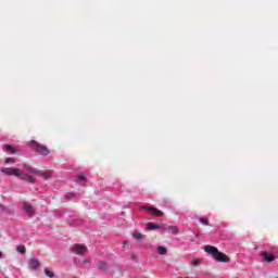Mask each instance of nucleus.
<instances>
[{
  "label": "nucleus",
  "mask_w": 278,
  "mask_h": 278,
  "mask_svg": "<svg viewBox=\"0 0 278 278\" xmlns=\"http://www.w3.org/2000/svg\"><path fill=\"white\" fill-rule=\"evenodd\" d=\"M132 238H135V240H142L143 236L139 231H136L132 233Z\"/></svg>",
  "instance_id": "18"
},
{
  "label": "nucleus",
  "mask_w": 278,
  "mask_h": 278,
  "mask_svg": "<svg viewBox=\"0 0 278 278\" xmlns=\"http://www.w3.org/2000/svg\"><path fill=\"white\" fill-rule=\"evenodd\" d=\"M100 270H109L110 266L108 265V262L105 261H101L99 264H98Z\"/></svg>",
  "instance_id": "13"
},
{
  "label": "nucleus",
  "mask_w": 278,
  "mask_h": 278,
  "mask_svg": "<svg viewBox=\"0 0 278 278\" xmlns=\"http://www.w3.org/2000/svg\"><path fill=\"white\" fill-rule=\"evenodd\" d=\"M4 163H7V164H14V159H12V157H7L5 161H4Z\"/></svg>",
  "instance_id": "23"
},
{
  "label": "nucleus",
  "mask_w": 278,
  "mask_h": 278,
  "mask_svg": "<svg viewBox=\"0 0 278 278\" xmlns=\"http://www.w3.org/2000/svg\"><path fill=\"white\" fill-rule=\"evenodd\" d=\"M72 253H75V255L84 256L86 253H88V248L84 244H74L71 247Z\"/></svg>",
  "instance_id": "3"
},
{
  "label": "nucleus",
  "mask_w": 278,
  "mask_h": 278,
  "mask_svg": "<svg viewBox=\"0 0 278 278\" xmlns=\"http://www.w3.org/2000/svg\"><path fill=\"white\" fill-rule=\"evenodd\" d=\"M84 264H88V261H84Z\"/></svg>",
  "instance_id": "25"
},
{
  "label": "nucleus",
  "mask_w": 278,
  "mask_h": 278,
  "mask_svg": "<svg viewBox=\"0 0 278 278\" xmlns=\"http://www.w3.org/2000/svg\"><path fill=\"white\" fill-rule=\"evenodd\" d=\"M43 273H45L46 277H49V278L55 277V274L47 268L43 270Z\"/></svg>",
  "instance_id": "17"
},
{
  "label": "nucleus",
  "mask_w": 278,
  "mask_h": 278,
  "mask_svg": "<svg viewBox=\"0 0 278 278\" xmlns=\"http://www.w3.org/2000/svg\"><path fill=\"white\" fill-rule=\"evenodd\" d=\"M159 255H166L168 253V250L162 245L157 248Z\"/></svg>",
  "instance_id": "15"
},
{
  "label": "nucleus",
  "mask_w": 278,
  "mask_h": 278,
  "mask_svg": "<svg viewBox=\"0 0 278 278\" xmlns=\"http://www.w3.org/2000/svg\"><path fill=\"white\" fill-rule=\"evenodd\" d=\"M261 255L264 257L265 262H275V255L268 254L267 252H262Z\"/></svg>",
  "instance_id": "8"
},
{
  "label": "nucleus",
  "mask_w": 278,
  "mask_h": 278,
  "mask_svg": "<svg viewBox=\"0 0 278 278\" xmlns=\"http://www.w3.org/2000/svg\"><path fill=\"white\" fill-rule=\"evenodd\" d=\"M20 177H21V179H24V181H28V184L36 182V179H34V177L27 176V175L23 174V172H22V176H20Z\"/></svg>",
  "instance_id": "9"
},
{
  "label": "nucleus",
  "mask_w": 278,
  "mask_h": 278,
  "mask_svg": "<svg viewBox=\"0 0 278 278\" xmlns=\"http://www.w3.org/2000/svg\"><path fill=\"white\" fill-rule=\"evenodd\" d=\"M168 229L169 231H172L174 236H179L180 233L179 228H177V226H169Z\"/></svg>",
  "instance_id": "14"
},
{
  "label": "nucleus",
  "mask_w": 278,
  "mask_h": 278,
  "mask_svg": "<svg viewBox=\"0 0 278 278\" xmlns=\"http://www.w3.org/2000/svg\"><path fill=\"white\" fill-rule=\"evenodd\" d=\"M199 264H201V260L193 258V260L191 261V266H199Z\"/></svg>",
  "instance_id": "21"
},
{
  "label": "nucleus",
  "mask_w": 278,
  "mask_h": 278,
  "mask_svg": "<svg viewBox=\"0 0 278 278\" xmlns=\"http://www.w3.org/2000/svg\"><path fill=\"white\" fill-rule=\"evenodd\" d=\"M142 210H146V212H150L152 216H156V217L164 216V212L155 208L154 206H142Z\"/></svg>",
  "instance_id": "5"
},
{
  "label": "nucleus",
  "mask_w": 278,
  "mask_h": 278,
  "mask_svg": "<svg viewBox=\"0 0 278 278\" xmlns=\"http://www.w3.org/2000/svg\"><path fill=\"white\" fill-rule=\"evenodd\" d=\"M5 151L7 153H12V154L16 153V149H14V147L12 146H5Z\"/></svg>",
  "instance_id": "16"
},
{
  "label": "nucleus",
  "mask_w": 278,
  "mask_h": 278,
  "mask_svg": "<svg viewBox=\"0 0 278 278\" xmlns=\"http://www.w3.org/2000/svg\"><path fill=\"white\" fill-rule=\"evenodd\" d=\"M147 229L153 231L155 229H162L161 225L154 224V223H148L147 224Z\"/></svg>",
  "instance_id": "11"
},
{
  "label": "nucleus",
  "mask_w": 278,
  "mask_h": 278,
  "mask_svg": "<svg viewBox=\"0 0 278 278\" xmlns=\"http://www.w3.org/2000/svg\"><path fill=\"white\" fill-rule=\"evenodd\" d=\"M24 212L31 218L34 216V206L29 202H23Z\"/></svg>",
  "instance_id": "6"
},
{
  "label": "nucleus",
  "mask_w": 278,
  "mask_h": 278,
  "mask_svg": "<svg viewBox=\"0 0 278 278\" xmlns=\"http://www.w3.org/2000/svg\"><path fill=\"white\" fill-rule=\"evenodd\" d=\"M30 148L40 155H49L50 153L49 148H47V146L40 144L36 141L30 142Z\"/></svg>",
  "instance_id": "2"
},
{
  "label": "nucleus",
  "mask_w": 278,
  "mask_h": 278,
  "mask_svg": "<svg viewBox=\"0 0 278 278\" xmlns=\"http://www.w3.org/2000/svg\"><path fill=\"white\" fill-rule=\"evenodd\" d=\"M126 244H127V242H124V243H123V247H125Z\"/></svg>",
  "instance_id": "24"
},
{
  "label": "nucleus",
  "mask_w": 278,
  "mask_h": 278,
  "mask_svg": "<svg viewBox=\"0 0 278 278\" xmlns=\"http://www.w3.org/2000/svg\"><path fill=\"white\" fill-rule=\"evenodd\" d=\"M1 173L4 175L13 176V177H22L23 172L20 168L14 167H4L1 169Z\"/></svg>",
  "instance_id": "4"
},
{
  "label": "nucleus",
  "mask_w": 278,
  "mask_h": 278,
  "mask_svg": "<svg viewBox=\"0 0 278 278\" xmlns=\"http://www.w3.org/2000/svg\"><path fill=\"white\" fill-rule=\"evenodd\" d=\"M25 170H28L29 173H31L33 175H40V170H37L36 168L28 166V165H24Z\"/></svg>",
  "instance_id": "12"
},
{
  "label": "nucleus",
  "mask_w": 278,
  "mask_h": 278,
  "mask_svg": "<svg viewBox=\"0 0 278 278\" xmlns=\"http://www.w3.org/2000/svg\"><path fill=\"white\" fill-rule=\"evenodd\" d=\"M3 255V253L0 252V257Z\"/></svg>",
  "instance_id": "26"
},
{
  "label": "nucleus",
  "mask_w": 278,
  "mask_h": 278,
  "mask_svg": "<svg viewBox=\"0 0 278 278\" xmlns=\"http://www.w3.org/2000/svg\"><path fill=\"white\" fill-rule=\"evenodd\" d=\"M77 179H78L79 181H86V175H84V174H78Z\"/></svg>",
  "instance_id": "22"
},
{
  "label": "nucleus",
  "mask_w": 278,
  "mask_h": 278,
  "mask_svg": "<svg viewBox=\"0 0 278 278\" xmlns=\"http://www.w3.org/2000/svg\"><path fill=\"white\" fill-rule=\"evenodd\" d=\"M39 175L43 177V179H51V176L53 175V170H46V172H40Z\"/></svg>",
  "instance_id": "10"
},
{
  "label": "nucleus",
  "mask_w": 278,
  "mask_h": 278,
  "mask_svg": "<svg viewBox=\"0 0 278 278\" xmlns=\"http://www.w3.org/2000/svg\"><path fill=\"white\" fill-rule=\"evenodd\" d=\"M17 251H18V253H22V255H25V253H27V249H25L24 245L17 247Z\"/></svg>",
  "instance_id": "20"
},
{
  "label": "nucleus",
  "mask_w": 278,
  "mask_h": 278,
  "mask_svg": "<svg viewBox=\"0 0 278 278\" xmlns=\"http://www.w3.org/2000/svg\"><path fill=\"white\" fill-rule=\"evenodd\" d=\"M199 223H201V225H210V219L205 217H200Z\"/></svg>",
  "instance_id": "19"
},
{
  "label": "nucleus",
  "mask_w": 278,
  "mask_h": 278,
  "mask_svg": "<svg viewBox=\"0 0 278 278\" xmlns=\"http://www.w3.org/2000/svg\"><path fill=\"white\" fill-rule=\"evenodd\" d=\"M204 251H205V253H208V255H213V258L216 262H222L224 264H227L230 262L229 256H227V254L218 251V248H216V247L205 245Z\"/></svg>",
  "instance_id": "1"
},
{
  "label": "nucleus",
  "mask_w": 278,
  "mask_h": 278,
  "mask_svg": "<svg viewBox=\"0 0 278 278\" xmlns=\"http://www.w3.org/2000/svg\"><path fill=\"white\" fill-rule=\"evenodd\" d=\"M28 266H29V268H33L34 270H36V268L40 267V261H38L36 258H30L28 262Z\"/></svg>",
  "instance_id": "7"
}]
</instances>
